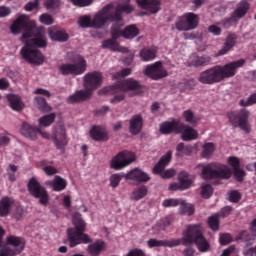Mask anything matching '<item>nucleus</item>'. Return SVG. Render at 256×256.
I'll list each match as a JSON object with an SVG mask.
<instances>
[{
  "label": "nucleus",
  "mask_w": 256,
  "mask_h": 256,
  "mask_svg": "<svg viewBox=\"0 0 256 256\" xmlns=\"http://www.w3.org/2000/svg\"><path fill=\"white\" fill-rule=\"evenodd\" d=\"M126 4H120L117 9H114V13H112V18L110 22H113L111 34L114 39L119 37H124L126 39H133L137 37L140 33V30L137 28L136 25H129L124 30L121 28L124 26V22L122 19V12L131 13L134 8L129 4L130 0H125Z\"/></svg>",
  "instance_id": "obj_1"
},
{
  "label": "nucleus",
  "mask_w": 256,
  "mask_h": 256,
  "mask_svg": "<svg viewBox=\"0 0 256 256\" xmlns=\"http://www.w3.org/2000/svg\"><path fill=\"white\" fill-rule=\"evenodd\" d=\"M245 60L240 59L238 61L228 63L224 66H215L202 73L198 77V81L203 84H214L224 81L227 78H231L236 75L237 69L244 66Z\"/></svg>",
  "instance_id": "obj_2"
},
{
  "label": "nucleus",
  "mask_w": 256,
  "mask_h": 256,
  "mask_svg": "<svg viewBox=\"0 0 256 256\" xmlns=\"http://www.w3.org/2000/svg\"><path fill=\"white\" fill-rule=\"evenodd\" d=\"M125 92H128L130 96L139 95L142 93V87L138 81L128 79L118 85L101 89L99 95H114L111 103L117 104L125 99Z\"/></svg>",
  "instance_id": "obj_3"
},
{
  "label": "nucleus",
  "mask_w": 256,
  "mask_h": 256,
  "mask_svg": "<svg viewBox=\"0 0 256 256\" xmlns=\"http://www.w3.org/2000/svg\"><path fill=\"white\" fill-rule=\"evenodd\" d=\"M83 79L85 89L70 95L67 99L69 103H79L89 99L92 96V92L103 83V75L98 71L87 73Z\"/></svg>",
  "instance_id": "obj_4"
},
{
  "label": "nucleus",
  "mask_w": 256,
  "mask_h": 256,
  "mask_svg": "<svg viewBox=\"0 0 256 256\" xmlns=\"http://www.w3.org/2000/svg\"><path fill=\"white\" fill-rule=\"evenodd\" d=\"M190 246L196 244V248L200 253H207L210 250L209 242L202 235V228L199 224L189 225L184 230L180 245Z\"/></svg>",
  "instance_id": "obj_5"
},
{
  "label": "nucleus",
  "mask_w": 256,
  "mask_h": 256,
  "mask_svg": "<svg viewBox=\"0 0 256 256\" xmlns=\"http://www.w3.org/2000/svg\"><path fill=\"white\" fill-rule=\"evenodd\" d=\"M73 224L75 228H69L67 230L70 247L74 248L80 244L91 243V238L84 233L86 229V223L84 222L80 213L74 214Z\"/></svg>",
  "instance_id": "obj_6"
},
{
  "label": "nucleus",
  "mask_w": 256,
  "mask_h": 256,
  "mask_svg": "<svg viewBox=\"0 0 256 256\" xmlns=\"http://www.w3.org/2000/svg\"><path fill=\"white\" fill-rule=\"evenodd\" d=\"M112 13H114V6L110 4L96 13L93 19L85 15L79 18L78 23L82 28H102L111 21Z\"/></svg>",
  "instance_id": "obj_7"
},
{
  "label": "nucleus",
  "mask_w": 256,
  "mask_h": 256,
  "mask_svg": "<svg viewBox=\"0 0 256 256\" xmlns=\"http://www.w3.org/2000/svg\"><path fill=\"white\" fill-rule=\"evenodd\" d=\"M198 169H202L204 179H229L232 171L229 166L221 163H211L208 165L199 164Z\"/></svg>",
  "instance_id": "obj_8"
},
{
  "label": "nucleus",
  "mask_w": 256,
  "mask_h": 256,
  "mask_svg": "<svg viewBox=\"0 0 256 256\" xmlns=\"http://www.w3.org/2000/svg\"><path fill=\"white\" fill-rule=\"evenodd\" d=\"M25 46L21 49L20 54L28 63L39 66L44 63V55L40 50L29 46L27 34L22 35L20 39Z\"/></svg>",
  "instance_id": "obj_9"
},
{
  "label": "nucleus",
  "mask_w": 256,
  "mask_h": 256,
  "mask_svg": "<svg viewBox=\"0 0 256 256\" xmlns=\"http://www.w3.org/2000/svg\"><path fill=\"white\" fill-rule=\"evenodd\" d=\"M87 69L86 60L76 55L71 63H64L59 67V72L64 76H79L83 74Z\"/></svg>",
  "instance_id": "obj_10"
},
{
  "label": "nucleus",
  "mask_w": 256,
  "mask_h": 256,
  "mask_svg": "<svg viewBox=\"0 0 256 256\" xmlns=\"http://www.w3.org/2000/svg\"><path fill=\"white\" fill-rule=\"evenodd\" d=\"M172 154V151H168L161 157L160 161L155 165L153 169L154 175H160L162 179H171V177L176 175V170L173 168L165 170L166 166L169 165L172 160Z\"/></svg>",
  "instance_id": "obj_11"
},
{
  "label": "nucleus",
  "mask_w": 256,
  "mask_h": 256,
  "mask_svg": "<svg viewBox=\"0 0 256 256\" xmlns=\"http://www.w3.org/2000/svg\"><path fill=\"white\" fill-rule=\"evenodd\" d=\"M28 190L32 197H35V199H39V204L48 205L49 203V194L47 190L41 186L37 178L33 177L28 182Z\"/></svg>",
  "instance_id": "obj_12"
},
{
  "label": "nucleus",
  "mask_w": 256,
  "mask_h": 256,
  "mask_svg": "<svg viewBox=\"0 0 256 256\" xmlns=\"http://www.w3.org/2000/svg\"><path fill=\"white\" fill-rule=\"evenodd\" d=\"M136 160V155L130 151H122L112 158L110 167L114 171H122L125 167H129Z\"/></svg>",
  "instance_id": "obj_13"
},
{
  "label": "nucleus",
  "mask_w": 256,
  "mask_h": 256,
  "mask_svg": "<svg viewBox=\"0 0 256 256\" xmlns=\"http://www.w3.org/2000/svg\"><path fill=\"white\" fill-rule=\"evenodd\" d=\"M23 35H27L29 46L44 48L47 46L46 32L43 27L32 28L27 32H24Z\"/></svg>",
  "instance_id": "obj_14"
},
{
  "label": "nucleus",
  "mask_w": 256,
  "mask_h": 256,
  "mask_svg": "<svg viewBox=\"0 0 256 256\" xmlns=\"http://www.w3.org/2000/svg\"><path fill=\"white\" fill-rule=\"evenodd\" d=\"M250 10V3L248 0H241L235 7L234 11L232 12V16L230 19H226L222 21V25L224 27H229L231 22H237L243 17H245Z\"/></svg>",
  "instance_id": "obj_15"
},
{
  "label": "nucleus",
  "mask_w": 256,
  "mask_h": 256,
  "mask_svg": "<svg viewBox=\"0 0 256 256\" xmlns=\"http://www.w3.org/2000/svg\"><path fill=\"white\" fill-rule=\"evenodd\" d=\"M199 17L194 13H187L176 20V29L178 31H190L197 28Z\"/></svg>",
  "instance_id": "obj_16"
},
{
  "label": "nucleus",
  "mask_w": 256,
  "mask_h": 256,
  "mask_svg": "<svg viewBox=\"0 0 256 256\" xmlns=\"http://www.w3.org/2000/svg\"><path fill=\"white\" fill-rule=\"evenodd\" d=\"M37 26L36 21L30 20L27 15H20L11 25L10 29L14 35H18L22 30L27 32Z\"/></svg>",
  "instance_id": "obj_17"
},
{
  "label": "nucleus",
  "mask_w": 256,
  "mask_h": 256,
  "mask_svg": "<svg viewBox=\"0 0 256 256\" xmlns=\"http://www.w3.org/2000/svg\"><path fill=\"white\" fill-rule=\"evenodd\" d=\"M52 140L58 149H62L67 145V133L63 124H57L52 127Z\"/></svg>",
  "instance_id": "obj_18"
},
{
  "label": "nucleus",
  "mask_w": 256,
  "mask_h": 256,
  "mask_svg": "<svg viewBox=\"0 0 256 256\" xmlns=\"http://www.w3.org/2000/svg\"><path fill=\"white\" fill-rule=\"evenodd\" d=\"M144 74L152 80H160L168 76V73L161 62L148 65L144 70Z\"/></svg>",
  "instance_id": "obj_19"
},
{
  "label": "nucleus",
  "mask_w": 256,
  "mask_h": 256,
  "mask_svg": "<svg viewBox=\"0 0 256 256\" xmlns=\"http://www.w3.org/2000/svg\"><path fill=\"white\" fill-rule=\"evenodd\" d=\"M177 133L181 134V138L184 141H192L198 138V132L193 129L192 127L185 125L180 121L178 125V131Z\"/></svg>",
  "instance_id": "obj_20"
},
{
  "label": "nucleus",
  "mask_w": 256,
  "mask_h": 256,
  "mask_svg": "<svg viewBox=\"0 0 256 256\" xmlns=\"http://www.w3.org/2000/svg\"><path fill=\"white\" fill-rule=\"evenodd\" d=\"M139 7L147 10V13L144 14H156L159 12L160 8V0H136Z\"/></svg>",
  "instance_id": "obj_21"
},
{
  "label": "nucleus",
  "mask_w": 256,
  "mask_h": 256,
  "mask_svg": "<svg viewBox=\"0 0 256 256\" xmlns=\"http://www.w3.org/2000/svg\"><path fill=\"white\" fill-rule=\"evenodd\" d=\"M126 181H138V183H147L150 181V177L146 172L135 168L125 175Z\"/></svg>",
  "instance_id": "obj_22"
},
{
  "label": "nucleus",
  "mask_w": 256,
  "mask_h": 256,
  "mask_svg": "<svg viewBox=\"0 0 256 256\" xmlns=\"http://www.w3.org/2000/svg\"><path fill=\"white\" fill-rule=\"evenodd\" d=\"M250 231L253 234H247L246 231H242L239 234V239L243 241L245 247H251L256 240V219L251 222Z\"/></svg>",
  "instance_id": "obj_23"
},
{
  "label": "nucleus",
  "mask_w": 256,
  "mask_h": 256,
  "mask_svg": "<svg viewBox=\"0 0 256 256\" xmlns=\"http://www.w3.org/2000/svg\"><path fill=\"white\" fill-rule=\"evenodd\" d=\"M149 248H159V247H177L181 245V240L176 239L172 241L167 240H158V239H149L147 242Z\"/></svg>",
  "instance_id": "obj_24"
},
{
  "label": "nucleus",
  "mask_w": 256,
  "mask_h": 256,
  "mask_svg": "<svg viewBox=\"0 0 256 256\" xmlns=\"http://www.w3.org/2000/svg\"><path fill=\"white\" fill-rule=\"evenodd\" d=\"M20 133L30 140H36L38 138V128L27 122L22 123Z\"/></svg>",
  "instance_id": "obj_25"
},
{
  "label": "nucleus",
  "mask_w": 256,
  "mask_h": 256,
  "mask_svg": "<svg viewBox=\"0 0 256 256\" xmlns=\"http://www.w3.org/2000/svg\"><path fill=\"white\" fill-rule=\"evenodd\" d=\"M7 243V245L11 247L17 255H19L24 250L25 243L19 237L10 236L7 239Z\"/></svg>",
  "instance_id": "obj_26"
},
{
  "label": "nucleus",
  "mask_w": 256,
  "mask_h": 256,
  "mask_svg": "<svg viewBox=\"0 0 256 256\" xmlns=\"http://www.w3.org/2000/svg\"><path fill=\"white\" fill-rule=\"evenodd\" d=\"M46 185L48 187H51V189H53V191H64V189H66L67 186V182L64 178L60 177V176H56L54 178V180H48L46 181Z\"/></svg>",
  "instance_id": "obj_27"
},
{
  "label": "nucleus",
  "mask_w": 256,
  "mask_h": 256,
  "mask_svg": "<svg viewBox=\"0 0 256 256\" xmlns=\"http://www.w3.org/2000/svg\"><path fill=\"white\" fill-rule=\"evenodd\" d=\"M236 39L237 36L235 34L228 35V37L226 38V42H224V46H222V49L218 51V54H216V56H223L231 51L236 45Z\"/></svg>",
  "instance_id": "obj_28"
},
{
  "label": "nucleus",
  "mask_w": 256,
  "mask_h": 256,
  "mask_svg": "<svg viewBox=\"0 0 256 256\" xmlns=\"http://www.w3.org/2000/svg\"><path fill=\"white\" fill-rule=\"evenodd\" d=\"M91 137L96 141H106L109 139L107 131L100 126H95L90 130Z\"/></svg>",
  "instance_id": "obj_29"
},
{
  "label": "nucleus",
  "mask_w": 256,
  "mask_h": 256,
  "mask_svg": "<svg viewBox=\"0 0 256 256\" xmlns=\"http://www.w3.org/2000/svg\"><path fill=\"white\" fill-rule=\"evenodd\" d=\"M142 127H143L142 117L140 115H135L134 117H132V119L130 120V127H129L131 134L137 135L138 133L141 132Z\"/></svg>",
  "instance_id": "obj_30"
},
{
  "label": "nucleus",
  "mask_w": 256,
  "mask_h": 256,
  "mask_svg": "<svg viewBox=\"0 0 256 256\" xmlns=\"http://www.w3.org/2000/svg\"><path fill=\"white\" fill-rule=\"evenodd\" d=\"M179 124H180V121H177V120L164 122L160 125V131L163 134H169L172 132L177 133L179 129Z\"/></svg>",
  "instance_id": "obj_31"
},
{
  "label": "nucleus",
  "mask_w": 256,
  "mask_h": 256,
  "mask_svg": "<svg viewBox=\"0 0 256 256\" xmlns=\"http://www.w3.org/2000/svg\"><path fill=\"white\" fill-rule=\"evenodd\" d=\"M49 36L53 41H59V42H65L69 39V36L67 33L64 31H60L56 28H50L49 31Z\"/></svg>",
  "instance_id": "obj_32"
},
{
  "label": "nucleus",
  "mask_w": 256,
  "mask_h": 256,
  "mask_svg": "<svg viewBox=\"0 0 256 256\" xmlns=\"http://www.w3.org/2000/svg\"><path fill=\"white\" fill-rule=\"evenodd\" d=\"M106 249V244L104 241H97L88 246V252L91 256H99L101 252Z\"/></svg>",
  "instance_id": "obj_33"
},
{
  "label": "nucleus",
  "mask_w": 256,
  "mask_h": 256,
  "mask_svg": "<svg viewBox=\"0 0 256 256\" xmlns=\"http://www.w3.org/2000/svg\"><path fill=\"white\" fill-rule=\"evenodd\" d=\"M7 99L14 111H21L24 108V104L19 96L10 94L7 96Z\"/></svg>",
  "instance_id": "obj_34"
},
{
  "label": "nucleus",
  "mask_w": 256,
  "mask_h": 256,
  "mask_svg": "<svg viewBox=\"0 0 256 256\" xmlns=\"http://www.w3.org/2000/svg\"><path fill=\"white\" fill-rule=\"evenodd\" d=\"M157 49L155 47L152 48H144L140 51V57L143 61L149 62L156 58Z\"/></svg>",
  "instance_id": "obj_35"
},
{
  "label": "nucleus",
  "mask_w": 256,
  "mask_h": 256,
  "mask_svg": "<svg viewBox=\"0 0 256 256\" xmlns=\"http://www.w3.org/2000/svg\"><path fill=\"white\" fill-rule=\"evenodd\" d=\"M13 200L5 197L0 201V217H6L10 213Z\"/></svg>",
  "instance_id": "obj_36"
},
{
  "label": "nucleus",
  "mask_w": 256,
  "mask_h": 256,
  "mask_svg": "<svg viewBox=\"0 0 256 256\" xmlns=\"http://www.w3.org/2000/svg\"><path fill=\"white\" fill-rule=\"evenodd\" d=\"M148 195V187L141 186L139 188H136L130 195V198L132 201H140L141 199H144V197H147Z\"/></svg>",
  "instance_id": "obj_37"
},
{
  "label": "nucleus",
  "mask_w": 256,
  "mask_h": 256,
  "mask_svg": "<svg viewBox=\"0 0 256 256\" xmlns=\"http://www.w3.org/2000/svg\"><path fill=\"white\" fill-rule=\"evenodd\" d=\"M211 61V58L209 56H197V55H192L190 56V64L192 66H204L207 65Z\"/></svg>",
  "instance_id": "obj_38"
},
{
  "label": "nucleus",
  "mask_w": 256,
  "mask_h": 256,
  "mask_svg": "<svg viewBox=\"0 0 256 256\" xmlns=\"http://www.w3.org/2000/svg\"><path fill=\"white\" fill-rule=\"evenodd\" d=\"M178 181L182 185V189H189L193 183V179L189 176L187 172H181L178 174Z\"/></svg>",
  "instance_id": "obj_39"
},
{
  "label": "nucleus",
  "mask_w": 256,
  "mask_h": 256,
  "mask_svg": "<svg viewBox=\"0 0 256 256\" xmlns=\"http://www.w3.org/2000/svg\"><path fill=\"white\" fill-rule=\"evenodd\" d=\"M250 113L245 110L242 109L239 114L237 115V122L238 125L243 129V130H248V126H247V121H248V117H249Z\"/></svg>",
  "instance_id": "obj_40"
},
{
  "label": "nucleus",
  "mask_w": 256,
  "mask_h": 256,
  "mask_svg": "<svg viewBox=\"0 0 256 256\" xmlns=\"http://www.w3.org/2000/svg\"><path fill=\"white\" fill-rule=\"evenodd\" d=\"M103 48L106 49H112L114 51H119V52H127V48L121 47L119 46L116 41L115 38H113L112 40H106L103 42L102 44Z\"/></svg>",
  "instance_id": "obj_41"
},
{
  "label": "nucleus",
  "mask_w": 256,
  "mask_h": 256,
  "mask_svg": "<svg viewBox=\"0 0 256 256\" xmlns=\"http://www.w3.org/2000/svg\"><path fill=\"white\" fill-rule=\"evenodd\" d=\"M180 213L182 215H193L194 213V207L192 204L186 203L185 200H180Z\"/></svg>",
  "instance_id": "obj_42"
},
{
  "label": "nucleus",
  "mask_w": 256,
  "mask_h": 256,
  "mask_svg": "<svg viewBox=\"0 0 256 256\" xmlns=\"http://www.w3.org/2000/svg\"><path fill=\"white\" fill-rule=\"evenodd\" d=\"M215 144L208 142L202 146V157L209 158L215 151Z\"/></svg>",
  "instance_id": "obj_43"
},
{
  "label": "nucleus",
  "mask_w": 256,
  "mask_h": 256,
  "mask_svg": "<svg viewBox=\"0 0 256 256\" xmlns=\"http://www.w3.org/2000/svg\"><path fill=\"white\" fill-rule=\"evenodd\" d=\"M55 118H56V114L55 113H51L49 115H45V116H43V117H41L39 119V124L42 127H48V126H50L54 122Z\"/></svg>",
  "instance_id": "obj_44"
},
{
  "label": "nucleus",
  "mask_w": 256,
  "mask_h": 256,
  "mask_svg": "<svg viewBox=\"0 0 256 256\" xmlns=\"http://www.w3.org/2000/svg\"><path fill=\"white\" fill-rule=\"evenodd\" d=\"M219 214H214L208 218V225L212 231H217L219 229Z\"/></svg>",
  "instance_id": "obj_45"
},
{
  "label": "nucleus",
  "mask_w": 256,
  "mask_h": 256,
  "mask_svg": "<svg viewBox=\"0 0 256 256\" xmlns=\"http://www.w3.org/2000/svg\"><path fill=\"white\" fill-rule=\"evenodd\" d=\"M126 174L124 173H117V174H113L110 177V184L111 187H113L115 189V187H118V185H120V181L123 179V177H125Z\"/></svg>",
  "instance_id": "obj_46"
},
{
  "label": "nucleus",
  "mask_w": 256,
  "mask_h": 256,
  "mask_svg": "<svg viewBox=\"0 0 256 256\" xmlns=\"http://www.w3.org/2000/svg\"><path fill=\"white\" fill-rule=\"evenodd\" d=\"M34 104H35L36 107H38L42 111H49L50 110V107L46 103V100L42 97H36L35 101H34Z\"/></svg>",
  "instance_id": "obj_47"
},
{
  "label": "nucleus",
  "mask_w": 256,
  "mask_h": 256,
  "mask_svg": "<svg viewBox=\"0 0 256 256\" xmlns=\"http://www.w3.org/2000/svg\"><path fill=\"white\" fill-rule=\"evenodd\" d=\"M256 103V93L250 95L247 99H241L239 105L242 107L251 106Z\"/></svg>",
  "instance_id": "obj_48"
},
{
  "label": "nucleus",
  "mask_w": 256,
  "mask_h": 256,
  "mask_svg": "<svg viewBox=\"0 0 256 256\" xmlns=\"http://www.w3.org/2000/svg\"><path fill=\"white\" fill-rule=\"evenodd\" d=\"M213 193V188L209 184L202 185V190L200 191V195L204 197V199H209Z\"/></svg>",
  "instance_id": "obj_49"
},
{
  "label": "nucleus",
  "mask_w": 256,
  "mask_h": 256,
  "mask_svg": "<svg viewBox=\"0 0 256 256\" xmlns=\"http://www.w3.org/2000/svg\"><path fill=\"white\" fill-rule=\"evenodd\" d=\"M18 254L8 244L0 248V256H17Z\"/></svg>",
  "instance_id": "obj_50"
},
{
  "label": "nucleus",
  "mask_w": 256,
  "mask_h": 256,
  "mask_svg": "<svg viewBox=\"0 0 256 256\" xmlns=\"http://www.w3.org/2000/svg\"><path fill=\"white\" fill-rule=\"evenodd\" d=\"M171 224V220L170 218L166 217V218H162L160 219L157 224H156V229H158V231H163L164 229H166V227H168V225Z\"/></svg>",
  "instance_id": "obj_51"
},
{
  "label": "nucleus",
  "mask_w": 256,
  "mask_h": 256,
  "mask_svg": "<svg viewBox=\"0 0 256 256\" xmlns=\"http://www.w3.org/2000/svg\"><path fill=\"white\" fill-rule=\"evenodd\" d=\"M181 204V199L170 198L163 201V207H178Z\"/></svg>",
  "instance_id": "obj_52"
},
{
  "label": "nucleus",
  "mask_w": 256,
  "mask_h": 256,
  "mask_svg": "<svg viewBox=\"0 0 256 256\" xmlns=\"http://www.w3.org/2000/svg\"><path fill=\"white\" fill-rule=\"evenodd\" d=\"M182 116L184 117V120H186V122L188 123L193 124L197 122V118L194 116L191 110L184 111Z\"/></svg>",
  "instance_id": "obj_53"
},
{
  "label": "nucleus",
  "mask_w": 256,
  "mask_h": 256,
  "mask_svg": "<svg viewBox=\"0 0 256 256\" xmlns=\"http://www.w3.org/2000/svg\"><path fill=\"white\" fill-rule=\"evenodd\" d=\"M228 165L233 169V171L235 169H239V167H240V160H239V158H237L235 156L228 157Z\"/></svg>",
  "instance_id": "obj_54"
},
{
  "label": "nucleus",
  "mask_w": 256,
  "mask_h": 256,
  "mask_svg": "<svg viewBox=\"0 0 256 256\" xmlns=\"http://www.w3.org/2000/svg\"><path fill=\"white\" fill-rule=\"evenodd\" d=\"M75 6L87 7L93 3V0H70Z\"/></svg>",
  "instance_id": "obj_55"
},
{
  "label": "nucleus",
  "mask_w": 256,
  "mask_h": 256,
  "mask_svg": "<svg viewBox=\"0 0 256 256\" xmlns=\"http://www.w3.org/2000/svg\"><path fill=\"white\" fill-rule=\"evenodd\" d=\"M39 20L41 23L45 24V25H51L53 24L54 20L52 18V16L48 15V14H43L39 17Z\"/></svg>",
  "instance_id": "obj_56"
},
{
  "label": "nucleus",
  "mask_w": 256,
  "mask_h": 256,
  "mask_svg": "<svg viewBox=\"0 0 256 256\" xmlns=\"http://www.w3.org/2000/svg\"><path fill=\"white\" fill-rule=\"evenodd\" d=\"M132 73V70L130 68H126L118 72L117 74H114L112 76L113 79H119L121 77H126Z\"/></svg>",
  "instance_id": "obj_57"
},
{
  "label": "nucleus",
  "mask_w": 256,
  "mask_h": 256,
  "mask_svg": "<svg viewBox=\"0 0 256 256\" xmlns=\"http://www.w3.org/2000/svg\"><path fill=\"white\" fill-rule=\"evenodd\" d=\"M208 32L212 33L214 36H220L222 33V29L216 24H214L208 27Z\"/></svg>",
  "instance_id": "obj_58"
},
{
  "label": "nucleus",
  "mask_w": 256,
  "mask_h": 256,
  "mask_svg": "<svg viewBox=\"0 0 256 256\" xmlns=\"http://www.w3.org/2000/svg\"><path fill=\"white\" fill-rule=\"evenodd\" d=\"M60 6V0H46L45 7L47 9H54Z\"/></svg>",
  "instance_id": "obj_59"
},
{
  "label": "nucleus",
  "mask_w": 256,
  "mask_h": 256,
  "mask_svg": "<svg viewBox=\"0 0 256 256\" xmlns=\"http://www.w3.org/2000/svg\"><path fill=\"white\" fill-rule=\"evenodd\" d=\"M232 241V237L230 234H222L220 235V244L221 245H228Z\"/></svg>",
  "instance_id": "obj_60"
},
{
  "label": "nucleus",
  "mask_w": 256,
  "mask_h": 256,
  "mask_svg": "<svg viewBox=\"0 0 256 256\" xmlns=\"http://www.w3.org/2000/svg\"><path fill=\"white\" fill-rule=\"evenodd\" d=\"M12 13L11 9L6 6H0V18H6Z\"/></svg>",
  "instance_id": "obj_61"
},
{
  "label": "nucleus",
  "mask_w": 256,
  "mask_h": 256,
  "mask_svg": "<svg viewBox=\"0 0 256 256\" xmlns=\"http://www.w3.org/2000/svg\"><path fill=\"white\" fill-rule=\"evenodd\" d=\"M44 173L51 177L52 175H56L58 173V170L53 166H46L43 168Z\"/></svg>",
  "instance_id": "obj_62"
},
{
  "label": "nucleus",
  "mask_w": 256,
  "mask_h": 256,
  "mask_svg": "<svg viewBox=\"0 0 256 256\" xmlns=\"http://www.w3.org/2000/svg\"><path fill=\"white\" fill-rule=\"evenodd\" d=\"M127 256H146V254L142 249L136 248V249L130 250Z\"/></svg>",
  "instance_id": "obj_63"
},
{
  "label": "nucleus",
  "mask_w": 256,
  "mask_h": 256,
  "mask_svg": "<svg viewBox=\"0 0 256 256\" xmlns=\"http://www.w3.org/2000/svg\"><path fill=\"white\" fill-rule=\"evenodd\" d=\"M244 256H256V245L254 247L245 248L243 250Z\"/></svg>",
  "instance_id": "obj_64"
}]
</instances>
